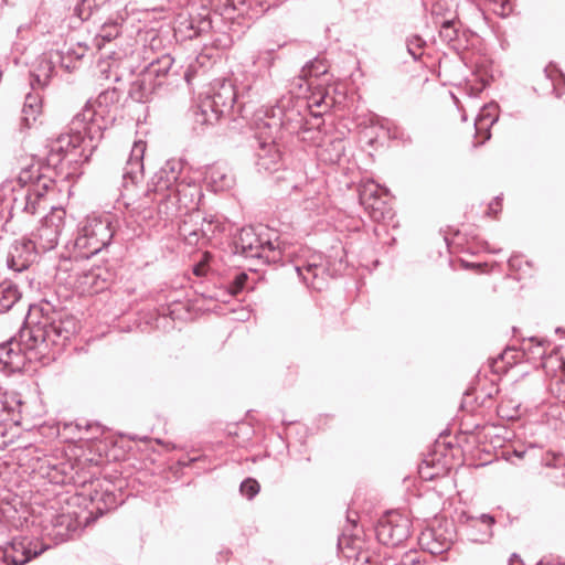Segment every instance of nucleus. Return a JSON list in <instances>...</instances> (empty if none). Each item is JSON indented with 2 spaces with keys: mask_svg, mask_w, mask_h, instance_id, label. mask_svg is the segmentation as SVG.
<instances>
[{
  "mask_svg": "<svg viewBox=\"0 0 565 565\" xmlns=\"http://www.w3.org/2000/svg\"><path fill=\"white\" fill-rule=\"evenodd\" d=\"M439 35L444 41L450 43L457 40L458 30L455 28L452 21H445L440 26Z\"/></svg>",
  "mask_w": 565,
  "mask_h": 565,
  "instance_id": "29",
  "label": "nucleus"
},
{
  "mask_svg": "<svg viewBox=\"0 0 565 565\" xmlns=\"http://www.w3.org/2000/svg\"><path fill=\"white\" fill-rule=\"evenodd\" d=\"M290 98L281 100L267 119H262L257 124L255 138L257 140L256 166L258 171L273 173L279 170L281 166V153L277 146V140L281 138L282 130L288 134L297 132L302 124L303 117L299 109L288 105Z\"/></svg>",
  "mask_w": 565,
  "mask_h": 565,
  "instance_id": "3",
  "label": "nucleus"
},
{
  "mask_svg": "<svg viewBox=\"0 0 565 565\" xmlns=\"http://www.w3.org/2000/svg\"><path fill=\"white\" fill-rule=\"evenodd\" d=\"M87 2H88V0H84V3H87Z\"/></svg>",
  "mask_w": 565,
  "mask_h": 565,
  "instance_id": "51",
  "label": "nucleus"
},
{
  "mask_svg": "<svg viewBox=\"0 0 565 565\" xmlns=\"http://www.w3.org/2000/svg\"><path fill=\"white\" fill-rule=\"evenodd\" d=\"M239 490L247 499H253L259 492V484L254 479H246L241 483Z\"/></svg>",
  "mask_w": 565,
  "mask_h": 565,
  "instance_id": "31",
  "label": "nucleus"
},
{
  "mask_svg": "<svg viewBox=\"0 0 565 565\" xmlns=\"http://www.w3.org/2000/svg\"><path fill=\"white\" fill-rule=\"evenodd\" d=\"M49 183L38 175L32 180L31 172L23 170L18 177L17 186H3L0 190V210L8 221L15 216L34 215L45 211L50 204L46 199Z\"/></svg>",
  "mask_w": 565,
  "mask_h": 565,
  "instance_id": "5",
  "label": "nucleus"
},
{
  "mask_svg": "<svg viewBox=\"0 0 565 565\" xmlns=\"http://www.w3.org/2000/svg\"><path fill=\"white\" fill-rule=\"evenodd\" d=\"M556 332H559V333H564V334H565V331H563L561 328H557V329H556Z\"/></svg>",
  "mask_w": 565,
  "mask_h": 565,
  "instance_id": "47",
  "label": "nucleus"
},
{
  "mask_svg": "<svg viewBox=\"0 0 565 565\" xmlns=\"http://www.w3.org/2000/svg\"><path fill=\"white\" fill-rule=\"evenodd\" d=\"M531 341H536L537 342V347H542L544 344V341H539L536 338H531Z\"/></svg>",
  "mask_w": 565,
  "mask_h": 565,
  "instance_id": "45",
  "label": "nucleus"
},
{
  "mask_svg": "<svg viewBox=\"0 0 565 565\" xmlns=\"http://www.w3.org/2000/svg\"><path fill=\"white\" fill-rule=\"evenodd\" d=\"M218 225H220V222L217 218H215V216H213V215L205 216V217H203L200 231L203 236L211 237L212 235H214Z\"/></svg>",
  "mask_w": 565,
  "mask_h": 565,
  "instance_id": "30",
  "label": "nucleus"
},
{
  "mask_svg": "<svg viewBox=\"0 0 565 565\" xmlns=\"http://www.w3.org/2000/svg\"><path fill=\"white\" fill-rule=\"evenodd\" d=\"M409 534V519L397 512H390L376 527L377 540L387 546H398L408 539Z\"/></svg>",
  "mask_w": 565,
  "mask_h": 565,
  "instance_id": "12",
  "label": "nucleus"
},
{
  "mask_svg": "<svg viewBox=\"0 0 565 565\" xmlns=\"http://www.w3.org/2000/svg\"><path fill=\"white\" fill-rule=\"evenodd\" d=\"M61 64L63 67H65L66 70H71V68H74L75 66H71L68 63H65L64 61V57H61Z\"/></svg>",
  "mask_w": 565,
  "mask_h": 565,
  "instance_id": "42",
  "label": "nucleus"
},
{
  "mask_svg": "<svg viewBox=\"0 0 565 565\" xmlns=\"http://www.w3.org/2000/svg\"><path fill=\"white\" fill-rule=\"evenodd\" d=\"M42 111V98L39 94H28L22 108L21 121L25 127H31Z\"/></svg>",
  "mask_w": 565,
  "mask_h": 565,
  "instance_id": "21",
  "label": "nucleus"
},
{
  "mask_svg": "<svg viewBox=\"0 0 565 565\" xmlns=\"http://www.w3.org/2000/svg\"><path fill=\"white\" fill-rule=\"evenodd\" d=\"M494 3L500 2V10L494 9V12L504 17L511 11L510 0H493Z\"/></svg>",
  "mask_w": 565,
  "mask_h": 565,
  "instance_id": "37",
  "label": "nucleus"
},
{
  "mask_svg": "<svg viewBox=\"0 0 565 565\" xmlns=\"http://www.w3.org/2000/svg\"><path fill=\"white\" fill-rule=\"evenodd\" d=\"M21 298L17 285L11 281L0 284V313L9 311Z\"/></svg>",
  "mask_w": 565,
  "mask_h": 565,
  "instance_id": "22",
  "label": "nucleus"
},
{
  "mask_svg": "<svg viewBox=\"0 0 565 565\" xmlns=\"http://www.w3.org/2000/svg\"><path fill=\"white\" fill-rule=\"evenodd\" d=\"M499 206H500V198L497 196L494 202L489 204V213H497Z\"/></svg>",
  "mask_w": 565,
  "mask_h": 565,
  "instance_id": "40",
  "label": "nucleus"
},
{
  "mask_svg": "<svg viewBox=\"0 0 565 565\" xmlns=\"http://www.w3.org/2000/svg\"><path fill=\"white\" fill-rule=\"evenodd\" d=\"M40 250L32 243L31 238L17 241L10 250L8 265L15 271H22L36 259Z\"/></svg>",
  "mask_w": 565,
  "mask_h": 565,
  "instance_id": "18",
  "label": "nucleus"
},
{
  "mask_svg": "<svg viewBox=\"0 0 565 565\" xmlns=\"http://www.w3.org/2000/svg\"><path fill=\"white\" fill-rule=\"evenodd\" d=\"M75 331L73 317L32 309L18 335L0 344V363L10 371L20 370L23 352L32 354L30 360L45 358L53 349L60 351Z\"/></svg>",
  "mask_w": 565,
  "mask_h": 565,
  "instance_id": "1",
  "label": "nucleus"
},
{
  "mask_svg": "<svg viewBox=\"0 0 565 565\" xmlns=\"http://www.w3.org/2000/svg\"><path fill=\"white\" fill-rule=\"evenodd\" d=\"M248 279V275L245 273H238L235 278L230 282L228 290L232 295L241 292Z\"/></svg>",
  "mask_w": 565,
  "mask_h": 565,
  "instance_id": "32",
  "label": "nucleus"
},
{
  "mask_svg": "<svg viewBox=\"0 0 565 565\" xmlns=\"http://www.w3.org/2000/svg\"><path fill=\"white\" fill-rule=\"evenodd\" d=\"M380 186L374 181L364 182L359 190L360 204L370 217L380 222L391 213L387 203L379 194Z\"/></svg>",
  "mask_w": 565,
  "mask_h": 565,
  "instance_id": "15",
  "label": "nucleus"
},
{
  "mask_svg": "<svg viewBox=\"0 0 565 565\" xmlns=\"http://www.w3.org/2000/svg\"><path fill=\"white\" fill-rule=\"evenodd\" d=\"M234 43L231 34L226 32H214L212 35L211 45L216 50H227Z\"/></svg>",
  "mask_w": 565,
  "mask_h": 565,
  "instance_id": "28",
  "label": "nucleus"
},
{
  "mask_svg": "<svg viewBox=\"0 0 565 565\" xmlns=\"http://www.w3.org/2000/svg\"><path fill=\"white\" fill-rule=\"evenodd\" d=\"M285 43L277 44L276 47H265L257 51L256 55L253 57L254 65L259 66V68L265 70L268 74H270V68L274 66L278 55L276 53L277 49H281Z\"/></svg>",
  "mask_w": 565,
  "mask_h": 565,
  "instance_id": "25",
  "label": "nucleus"
},
{
  "mask_svg": "<svg viewBox=\"0 0 565 565\" xmlns=\"http://www.w3.org/2000/svg\"><path fill=\"white\" fill-rule=\"evenodd\" d=\"M235 253L244 257L262 258L268 264L284 263L290 257L289 247L278 237H264L253 227H243L234 241Z\"/></svg>",
  "mask_w": 565,
  "mask_h": 565,
  "instance_id": "8",
  "label": "nucleus"
},
{
  "mask_svg": "<svg viewBox=\"0 0 565 565\" xmlns=\"http://www.w3.org/2000/svg\"><path fill=\"white\" fill-rule=\"evenodd\" d=\"M14 439V434L10 433L6 425L0 424V449L9 447Z\"/></svg>",
  "mask_w": 565,
  "mask_h": 565,
  "instance_id": "33",
  "label": "nucleus"
},
{
  "mask_svg": "<svg viewBox=\"0 0 565 565\" xmlns=\"http://www.w3.org/2000/svg\"><path fill=\"white\" fill-rule=\"evenodd\" d=\"M146 152V142L142 140L135 141L126 166L121 173V185L128 189L136 185L143 177V157Z\"/></svg>",
  "mask_w": 565,
  "mask_h": 565,
  "instance_id": "17",
  "label": "nucleus"
},
{
  "mask_svg": "<svg viewBox=\"0 0 565 565\" xmlns=\"http://www.w3.org/2000/svg\"><path fill=\"white\" fill-rule=\"evenodd\" d=\"M459 523L465 526L468 539L472 542L486 543L493 534L495 520L490 514L471 515L468 512L459 514Z\"/></svg>",
  "mask_w": 565,
  "mask_h": 565,
  "instance_id": "16",
  "label": "nucleus"
},
{
  "mask_svg": "<svg viewBox=\"0 0 565 565\" xmlns=\"http://www.w3.org/2000/svg\"><path fill=\"white\" fill-rule=\"evenodd\" d=\"M35 79H36V82H38L39 84H41V83H40V76H39V75H36V76H35Z\"/></svg>",
  "mask_w": 565,
  "mask_h": 565,
  "instance_id": "48",
  "label": "nucleus"
},
{
  "mask_svg": "<svg viewBox=\"0 0 565 565\" xmlns=\"http://www.w3.org/2000/svg\"><path fill=\"white\" fill-rule=\"evenodd\" d=\"M64 524L66 525L65 532H62V531L57 532V535H61L62 540H65V537L68 536L70 531H71V518H70V515H65V514L60 515L56 519V523L54 525L62 527Z\"/></svg>",
  "mask_w": 565,
  "mask_h": 565,
  "instance_id": "36",
  "label": "nucleus"
},
{
  "mask_svg": "<svg viewBox=\"0 0 565 565\" xmlns=\"http://www.w3.org/2000/svg\"><path fill=\"white\" fill-rule=\"evenodd\" d=\"M157 40L152 39L150 46H145L142 57L147 62L136 79L130 84L129 96L138 103H146L161 87L173 66L174 58L169 53L154 55Z\"/></svg>",
  "mask_w": 565,
  "mask_h": 565,
  "instance_id": "6",
  "label": "nucleus"
},
{
  "mask_svg": "<svg viewBox=\"0 0 565 565\" xmlns=\"http://www.w3.org/2000/svg\"><path fill=\"white\" fill-rule=\"evenodd\" d=\"M79 50L84 51V49H82V47H79ZM74 53H75L76 58H81L84 55L83 52H74Z\"/></svg>",
  "mask_w": 565,
  "mask_h": 565,
  "instance_id": "44",
  "label": "nucleus"
},
{
  "mask_svg": "<svg viewBox=\"0 0 565 565\" xmlns=\"http://www.w3.org/2000/svg\"><path fill=\"white\" fill-rule=\"evenodd\" d=\"M295 270L308 287L316 290L324 287L327 267L320 254L311 255L306 260L297 259Z\"/></svg>",
  "mask_w": 565,
  "mask_h": 565,
  "instance_id": "14",
  "label": "nucleus"
},
{
  "mask_svg": "<svg viewBox=\"0 0 565 565\" xmlns=\"http://www.w3.org/2000/svg\"><path fill=\"white\" fill-rule=\"evenodd\" d=\"M206 179L210 181L213 191H223L233 184V179L223 169L212 167L206 172Z\"/></svg>",
  "mask_w": 565,
  "mask_h": 565,
  "instance_id": "26",
  "label": "nucleus"
},
{
  "mask_svg": "<svg viewBox=\"0 0 565 565\" xmlns=\"http://www.w3.org/2000/svg\"><path fill=\"white\" fill-rule=\"evenodd\" d=\"M202 196L201 185L190 177L183 161L170 159L148 182L139 207L142 209L143 218H151L154 211L166 218H172L196 211Z\"/></svg>",
  "mask_w": 565,
  "mask_h": 565,
  "instance_id": "2",
  "label": "nucleus"
},
{
  "mask_svg": "<svg viewBox=\"0 0 565 565\" xmlns=\"http://www.w3.org/2000/svg\"><path fill=\"white\" fill-rule=\"evenodd\" d=\"M345 152V142L343 139L337 138L327 143L320 151L323 161L331 164L338 163Z\"/></svg>",
  "mask_w": 565,
  "mask_h": 565,
  "instance_id": "24",
  "label": "nucleus"
},
{
  "mask_svg": "<svg viewBox=\"0 0 565 565\" xmlns=\"http://www.w3.org/2000/svg\"><path fill=\"white\" fill-rule=\"evenodd\" d=\"M49 547V544L35 536H14L3 546L1 559L6 565H25Z\"/></svg>",
  "mask_w": 565,
  "mask_h": 565,
  "instance_id": "10",
  "label": "nucleus"
},
{
  "mask_svg": "<svg viewBox=\"0 0 565 565\" xmlns=\"http://www.w3.org/2000/svg\"><path fill=\"white\" fill-rule=\"evenodd\" d=\"M114 234V217L110 214L87 216L73 243L75 257L89 258L96 255L110 244Z\"/></svg>",
  "mask_w": 565,
  "mask_h": 565,
  "instance_id": "7",
  "label": "nucleus"
},
{
  "mask_svg": "<svg viewBox=\"0 0 565 565\" xmlns=\"http://www.w3.org/2000/svg\"><path fill=\"white\" fill-rule=\"evenodd\" d=\"M118 102V93L116 89H107L102 92L95 100V105L87 104L83 109H90L94 113V122L99 125L98 118H103L108 111L109 105Z\"/></svg>",
  "mask_w": 565,
  "mask_h": 565,
  "instance_id": "20",
  "label": "nucleus"
},
{
  "mask_svg": "<svg viewBox=\"0 0 565 565\" xmlns=\"http://www.w3.org/2000/svg\"><path fill=\"white\" fill-rule=\"evenodd\" d=\"M425 44L426 42L419 35H412L406 40L407 51L414 60H418L422 56Z\"/></svg>",
  "mask_w": 565,
  "mask_h": 565,
  "instance_id": "27",
  "label": "nucleus"
},
{
  "mask_svg": "<svg viewBox=\"0 0 565 565\" xmlns=\"http://www.w3.org/2000/svg\"><path fill=\"white\" fill-rule=\"evenodd\" d=\"M313 68H316V63L315 62H309L307 63L302 70H301V77H307V76H311L312 75V71Z\"/></svg>",
  "mask_w": 565,
  "mask_h": 565,
  "instance_id": "38",
  "label": "nucleus"
},
{
  "mask_svg": "<svg viewBox=\"0 0 565 565\" xmlns=\"http://www.w3.org/2000/svg\"><path fill=\"white\" fill-rule=\"evenodd\" d=\"M215 60L209 53L202 52L198 54L188 65L184 73L185 81L190 83L195 75L204 73L211 68Z\"/></svg>",
  "mask_w": 565,
  "mask_h": 565,
  "instance_id": "23",
  "label": "nucleus"
},
{
  "mask_svg": "<svg viewBox=\"0 0 565 565\" xmlns=\"http://www.w3.org/2000/svg\"><path fill=\"white\" fill-rule=\"evenodd\" d=\"M498 120L494 105L484 106L475 121L476 134H484L483 139L479 142L482 145L486 140L490 139V127Z\"/></svg>",
  "mask_w": 565,
  "mask_h": 565,
  "instance_id": "19",
  "label": "nucleus"
},
{
  "mask_svg": "<svg viewBox=\"0 0 565 565\" xmlns=\"http://www.w3.org/2000/svg\"><path fill=\"white\" fill-rule=\"evenodd\" d=\"M64 226L65 211L51 206V212L44 216L31 241L40 253L52 250L58 244Z\"/></svg>",
  "mask_w": 565,
  "mask_h": 565,
  "instance_id": "11",
  "label": "nucleus"
},
{
  "mask_svg": "<svg viewBox=\"0 0 565 565\" xmlns=\"http://www.w3.org/2000/svg\"><path fill=\"white\" fill-rule=\"evenodd\" d=\"M202 119H201V122L204 124L202 120H203V116L201 115ZM196 121H200V118H196Z\"/></svg>",
  "mask_w": 565,
  "mask_h": 565,
  "instance_id": "50",
  "label": "nucleus"
},
{
  "mask_svg": "<svg viewBox=\"0 0 565 565\" xmlns=\"http://www.w3.org/2000/svg\"><path fill=\"white\" fill-rule=\"evenodd\" d=\"M85 430L86 431H89L92 430L93 434L95 433H99V426L97 424H89V423H86L85 424ZM92 437H94V435H92Z\"/></svg>",
  "mask_w": 565,
  "mask_h": 565,
  "instance_id": "41",
  "label": "nucleus"
},
{
  "mask_svg": "<svg viewBox=\"0 0 565 565\" xmlns=\"http://www.w3.org/2000/svg\"><path fill=\"white\" fill-rule=\"evenodd\" d=\"M76 427H77L78 429H82V425H81L79 423H77V424H76Z\"/></svg>",
  "mask_w": 565,
  "mask_h": 565,
  "instance_id": "49",
  "label": "nucleus"
},
{
  "mask_svg": "<svg viewBox=\"0 0 565 565\" xmlns=\"http://www.w3.org/2000/svg\"><path fill=\"white\" fill-rule=\"evenodd\" d=\"M324 72H326V70H321V71H320L319 68H317V70H316V76H317L318 74H322V73H324Z\"/></svg>",
  "mask_w": 565,
  "mask_h": 565,
  "instance_id": "46",
  "label": "nucleus"
},
{
  "mask_svg": "<svg viewBox=\"0 0 565 565\" xmlns=\"http://www.w3.org/2000/svg\"><path fill=\"white\" fill-rule=\"evenodd\" d=\"M193 273L194 275L196 276H204L205 273H206V269H205V265L204 264H196L194 267H193Z\"/></svg>",
  "mask_w": 565,
  "mask_h": 565,
  "instance_id": "39",
  "label": "nucleus"
},
{
  "mask_svg": "<svg viewBox=\"0 0 565 565\" xmlns=\"http://www.w3.org/2000/svg\"><path fill=\"white\" fill-rule=\"evenodd\" d=\"M114 31L115 33L108 31L107 29H104L102 33L95 39V45L100 50L106 41L110 42L113 38L117 36V28H114Z\"/></svg>",
  "mask_w": 565,
  "mask_h": 565,
  "instance_id": "34",
  "label": "nucleus"
},
{
  "mask_svg": "<svg viewBox=\"0 0 565 565\" xmlns=\"http://www.w3.org/2000/svg\"><path fill=\"white\" fill-rule=\"evenodd\" d=\"M546 77L551 78L553 90L556 94L557 97H559L563 94V90H561L556 85V78L563 81V75L557 70H545L544 71Z\"/></svg>",
  "mask_w": 565,
  "mask_h": 565,
  "instance_id": "35",
  "label": "nucleus"
},
{
  "mask_svg": "<svg viewBox=\"0 0 565 565\" xmlns=\"http://www.w3.org/2000/svg\"><path fill=\"white\" fill-rule=\"evenodd\" d=\"M235 100L236 93L231 82L222 81L216 83L211 94L200 104V110L203 116L202 121L213 125L233 108Z\"/></svg>",
  "mask_w": 565,
  "mask_h": 565,
  "instance_id": "9",
  "label": "nucleus"
},
{
  "mask_svg": "<svg viewBox=\"0 0 565 565\" xmlns=\"http://www.w3.org/2000/svg\"><path fill=\"white\" fill-rule=\"evenodd\" d=\"M71 134H62L50 145L47 161L51 166H71L87 161L103 137L100 125L94 122V113L83 109L71 121Z\"/></svg>",
  "mask_w": 565,
  "mask_h": 565,
  "instance_id": "4",
  "label": "nucleus"
},
{
  "mask_svg": "<svg viewBox=\"0 0 565 565\" xmlns=\"http://www.w3.org/2000/svg\"><path fill=\"white\" fill-rule=\"evenodd\" d=\"M348 522L351 523L353 526H356V520L351 518V515H348L347 518Z\"/></svg>",
  "mask_w": 565,
  "mask_h": 565,
  "instance_id": "43",
  "label": "nucleus"
},
{
  "mask_svg": "<svg viewBox=\"0 0 565 565\" xmlns=\"http://www.w3.org/2000/svg\"><path fill=\"white\" fill-rule=\"evenodd\" d=\"M455 530L451 524L436 523L424 529L418 535V544L433 555L448 551L455 540Z\"/></svg>",
  "mask_w": 565,
  "mask_h": 565,
  "instance_id": "13",
  "label": "nucleus"
}]
</instances>
